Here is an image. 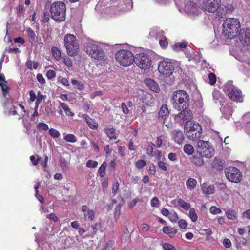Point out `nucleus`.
<instances>
[{
	"instance_id": "nucleus-24",
	"label": "nucleus",
	"mask_w": 250,
	"mask_h": 250,
	"mask_svg": "<svg viewBox=\"0 0 250 250\" xmlns=\"http://www.w3.org/2000/svg\"><path fill=\"white\" fill-rule=\"evenodd\" d=\"M202 192L206 194H212L214 191V187L213 185L208 186L207 184L203 183L201 186Z\"/></svg>"
},
{
	"instance_id": "nucleus-16",
	"label": "nucleus",
	"mask_w": 250,
	"mask_h": 250,
	"mask_svg": "<svg viewBox=\"0 0 250 250\" xmlns=\"http://www.w3.org/2000/svg\"><path fill=\"white\" fill-rule=\"evenodd\" d=\"M169 114V111L166 104H163L158 112V120L163 124L165 123L166 119Z\"/></svg>"
},
{
	"instance_id": "nucleus-27",
	"label": "nucleus",
	"mask_w": 250,
	"mask_h": 250,
	"mask_svg": "<svg viewBox=\"0 0 250 250\" xmlns=\"http://www.w3.org/2000/svg\"><path fill=\"white\" fill-rule=\"evenodd\" d=\"M130 239V234L127 228L126 227L121 236V240L122 243H126Z\"/></svg>"
},
{
	"instance_id": "nucleus-5",
	"label": "nucleus",
	"mask_w": 250,
	"mask_h": 250,
	"mask_svg": "<svg viewBox=\"0 0 250 250\" xmlns=\"http://www.w3.org/2000/svg\"><path fill=\"white\" fill-rule=\"evenodd\" d=\"M115 57L118 63L124 67H127L133 63L135 56L129 50L120 49L116 53Z\"/></svg>"
},
{
	"instance_id": "nucleus-39",
	"label": "nucleus",
	"mask_w": 250,
	"mask_h": 250,
	"mask_svg": "<svg viewBox=\"0 0 250 250\" xmlns=\"http://www.w3.org/2000/svg\"><path fill=\"white\" fill-rule=\"evenodd\" d=\"M106 165V163L105 162H104L99 168L98 173L101 177H103L105 174Z\"/></svg>"
},
{
	"instance_id": "nucleus-7",
	"label": "nucleus",
	"mask_w": 250,
	"mask_h": 250,
	"mask_svg": "<svg viewBox=\"0 0 250 250\" xmlns=\"http://www.w3.org/2000/svg\"><path fill=\"white\" fill-rule=\"evenodd\" d=\"M151 58L147 54L141 53L137 54L134 57V62L142 69L146 70L149 69L151 64Z\"/></svg>"
},
{
	"instance_id": "nucleus-38",
	"label": "nucleus",
	"mask_w": 250,
	"mask_h": 250,
	"mask_svg": "<svg viewBox=\"0 0 250 250\" xmlns=\"http://www.w3.org/2000/svg\"><path fill=\"white\" fill-rule=\"evenodd\" d=\"M189 217L193 222H195L198 219V216L194 208L189 209Z\"/></svg>"
},
{
	"instance_id": "nucleus-48",
	"label": "nucleus",
	"mask_w": 250,
	"mask_h": 250,
	"mask_svg": "<svg viewBox=\"0 0 250 250\" xmlns=\"http://www.w3.org/2000/svg\"><path fill=\"white\" fill-rule=\"evenodd\" d=\"M168 218L172 222H176L178 220V216L175 212H170Z\"/></svg>"
},
{
	"instance_id": "nucleus-29",
	"label": "nucleus",
	"mask_w": 250,
	"mask_h": 250,
	"mask_svg": "<svg viewBox=\"0 0 250 250\" xmlns=\"http://www.w3.org/2000/svg\"><path fill=\"white\" fill-rule=\"evenodd\" d=\"M197 184V182L196 179L192 178H189L186 181L187 187L190 190L194 189L196 188Z\"/></svg>"
},
{
	"instance_id": "nucleus-60",
	"label": "nucleus",
	"mask_w": 250,
	"mask_h": 250,
	"mask_svg": "<svg viewBox=\"0 0 250 250\" xmlns=\"http://www.w3.org/2000/svg\"><path fill=\"white\" fill-rule=\"evenodd\" d=\"M141 199H140L139 198H135V199H134L133 200H132L128 204V207L130 208H133V207H134L137 202H141Z\"/></svg>"
},
{
	"instance_id": "nucleus-4",
	"label": "nucleus",
	"mask_w": 250,
	"mask_h": 250,
	"mask_svg": "<svg viewBox=\"0 0 250 250\" xmlns=\"http://www.w3.org/2000/svg\"><path fill=\"white\" fill-rule=\"evenodd\" d=\"M50 12L51 18L55 21H64L65 19L66 5L62 1L54 2L51 5Z\"/></svg>"
},
{
	"instance_id": "nucleus-35",
	"label": "nucleus",
	"mask_w": 250,
	"mask_h": 250,
	"mask_svg": "<svg viewBox=\"0 0 250 250\" xmlns=\"http://www.w3.org/2000/svg\"><path fill=\"white\" fill-rule=\"evenodd\" d=\"M184 152L187 155H191L194 152V148L191 145L186 144L183 148Z\"/></svg>"
},
{
	"instance_id": "nucleus-22",
	"label": "nucleus",
	"mask_w": 250,
	"mask_h": 250,
	"mask_svg": "<svg viewBox=\"0 0 250 250\" xmlns=\"http://www.w3.org/2000/svg\"><path fill=\"white\" fill-rule=\"evenodd\" d=\"M203 157H204V156L197 152V153H195L191 158V162L197 166H201L204 163Z\"/></svg>"
},
{
	"instance_id": "nucleus-42",
	"label": "nucleus",
	"mask_w": 250,
	"mask_h": 250,
	"mask_svg": "<svg viewBox=\"0 0 250 250\" xmlns=\"http://www.w3.org/2000/svg\"><path fill=\"white\" fill-rule=\"evenodd\" d=\"M227 218L230 220H234L236 218V212L234 210H229L226 212Z\"/></svg>"
},
{
	"instance_id": "nucleus-32",
	"label": "nucleus",
	"mask_w": 250,
	"mask_h": 250,
	"mask_svg": "<svg viewBox=\"0 0 250 250\" xmlns=\"http://www.w3.org/2000/svg\"><path fill=\"white\" fill-rule=\"evenodd\" d=\"M187 46V43L186 42H178L173 45L172 48L176 52H179L185 48Z\"/></svg>"
},
{
	"instance_id": "nucleus-17",
	"label": "nucleus",
	"mask_w": 250,
	"mask_h": 250,
	"mask_svg": "<svg viewBox=\"0 0 250 250\" xmlns=\"http://www.w3.org/2000/svg\"><path fill=\"white\" fill-rule=\"evenodd\" d=\"M172 139L174 142L179 144H182L185 139L184 134L183 132L179 130H174L171 133Z\"/></svg>"
},
{
	"instance_id": "nucleus-21",
	"label": "nucleus",
	"mask_w": 250,
	"mask_h": 250,
	"mask_svg": "<svg viewBox=\"0 0 250 250\" xmlns=\"http://www.w3.org/2000/svg\"><path fill=\"white\" fill-rule=\"evenodd\" d=\"M146 85L153 92L158 93L160 91L159 87L157 83L150 78H147L145 80Z\"/></svg>"
},
{
	"instance_id": "nucleus-28",
	"label": "nucleus",
	"mask_w": 250,
	"mask_h": 250,
	"mask_svg": "<svg viewBox=\"0 0 250 250\" xmlns=\"http://www.w3.org/2000/svg\"><path fill=\"white\" fill-rule=\"evenodd\" d=\"M51 54L57 61H60L62 58L61 51L57 47L53 46L51 48Z\"/></svg>"
},
{
	"instance_id": "nucleus-12",
	"label": "nucleus",
	"mask_w": 250,
	"mask_h": 250,
	"mask_svg": "<svg viewBox=\"0 0 250 250\" xmlns=\"http://www.w3.org/2000/svg\"><path fill=\"white\" fill-rule=\"evenodd\" d=\"M86 51L91 57L98 60H103L105 55L102 49L95 44H89L86 49Z\"/></svg>"
},
{
	"instance_id": "nucleus-47",
	"label": "nucleus",
	"mask_w": 250,
	"mask_h": 250,
	"mask_svg": "<svg viewBox=\"0 0 250 250\" xmlns=\"http://www.w3.org/2000/svg\"><path fill=\"white\" fill-rule=\"evenodd\" d=\"M241 41H243L244 43L246 46L250 44V37L246 36L244 34L241 35L240 37Z\"/></svg>"
},
{
	"instance_id": "nucleus-36",
	"label": "nucleus",
	"mask_w": 250,
	"mask_h": 250,
	"mask_svg": "<svg viewBox=\"0 0 250 250\" xmlns=\"http://www.w3.org/2000/svg\"><path fill=\"white\" fill-rule=\"evenodd\" d=\"M71 83L74 86L76 87V88L79 90H82L84 88L83 83L81 81L72 79L71 80Z\"/></svg>"
},
{
	"instance_id": "nucleus-50",
	"label": "nucleus",
	"mask_w": 250,
	"mask_h": 250,
	"mask_svg": "<svg viewBox=\"0 0 250 250\" xmlns=\"http://www.w3.org/2000/svg\"><path fill=\"white\" fill-rule=\"evenodd\" d=\"M163 248L164 250H176L173 245L168 243H165L163 245Z\"/></svg>"
},
{
	"instance_id": "nucleus-20",
	"label": "nucleus",
	"mask_w": 250,
	"mask_h": 250,
	"mask_svg": "<svg viewBox=\"0 0 250 250\" xmlns=\"http://www.w3.org/2000/svg\"><path fill=\"white\" fill-rule=\"evenodd\" d=\"M141 100L143 103L148 106H152L155 102V99L151 94L144 92L141 96Z\"/></svg>"
},
{
	"instance_id": "nucleus-23",
	"label": "nucleus",
	"mask_w": 250,
	"mask_h": 250,
	"mask_svg": "<svg viewBox=\"0 0 250 250\" xmlns=\"http://www.w3.org/2000/svg\"><path fill=\"white\" fill-rule=\"evenodd\" d=\"M162 230L164 233L168 235V236L171 238H173L175 235L178 232L177 229L168 226H164Z\"/></svg>"
},
{
	"instance_id": "nucleus-61",
	"label": "nucleus",
	"mask_w": 250,
	"mask_h": 250,
	"mask_svg": "<svg viewBox=\"0 0 250 250\" xmlns=\"http://www.w3.org/2000/svg\"><path fill=\"white\" fill-rule=\"evenodd\" d=\"M37 127L38 128H42L44 131L47 130L49 129L48 125L42 122L39 123L38 124H37Z\"/></svg>"
},
{
	"instance_id": "nucleus-63",
	"label": "nucleus",
	"mask_w": 250,
	"mask_h": 250,
	"mask_svg": "<svg viewBox=\"0 0 250 250\" xmlns=\"http://www.w3.org/2000/svg\"><path fill=\"white\" fill-rule=\"evenodd\" d=\"M4 99L3 102L2 103V106L5 108V110L7 109V108H8L9 107H7V105L10 103V100L7 97H4Z\"/></svg>"
},
{
	"instance_id": "nucleus-44",
	"label": "nucleus",
	"mask_w": 250,
	"mask_h": 250,
	"mask_svg": "<svg viewBox=\"0 0 250 250\" xmlns=\"http://www.w3.org/2000/svg\"><path fill=\"white\" fill-rule=\"evenodd\" d=\"M208 79L209 80V83L211 85H213L216 82V76L212 72H210L208 74Z\"/></svg>"
},
{
	"instance_id": "nucleus-19",
	"label": "nucleus",
	"mask_w": 250,
	"mask_h": 250,
	"mask_svg": "<svg viewBox=\"0 0 250 250\" xmlns=\"http://www.w3.org/2000/svg\"><path fill=\"white\" fill-rule=\"evenodd\" d=\"M186 7L188 8L189 12L193 14H196L199 10L201 9L199 3H198V0H192L187 3Z\"/></svg>"
},
{
	"instance_id": "nucleus-11",
	"label": "nucleus",
	"mask_w": 250,
	"mask_h": 250,
	"mask_svg": "<svg viewBox=\"0 0 250 250\" xmlns=\"http://www.w3.org/2000/svg\"><path fill=\"white\" fill-rule=\"evenodd\" d=\"M174 68V64L167 61L160 62L158 67L159 73L166 77L170 76L173 73Z\"/></svg>"
},
{
	"instance_id": "nucleus-46",
	"label": "nucleus",
	"mask_w": 250,
	"mask_h": 250,
	"mask_svg": "<svg viewBox=\"0 0 250 250\" xmlns=\"http://www.w3.org/2000/svg\"><path fill=\"white\" fill-rule=\"evenodd\" d=\"M86 167L89 168H96L98 165V163L96 161L89 160L86 162Z\"/></svg>"
},
{
	"instance_id": "nucleus-64",
	"label": "nucleus",
	"mask_w": 250,
	"mask_h": 250,
	"mask_svg": "<svg viewBox=\"0 0 250 250\" xmlns=\"http://www.w3.org/2000/svg\"><path fill=\"white\" fill-rule=\"evenodd\" d=\"M223 244L224 247L226 248H229L231 246V242L228 238H225L223 240Z\"/></svg>"
},
{
	"instance_id": "nucleus-55",
	"label": "nucleus",
	"mask_w": 250,
	"mask_h": 250,
	"mask_svg": "<svg viewBox=\"0 0 250 250\" xmlns=\"http://www.w3.org/2000/svg\"><path fill=\"white\" fill-rule=\"evenodd\" d=\"M121 207H116L115 209V211L114 213V218L116 220H117L119 219L120 215H121Z\"/></svg>"
},
{
	"instance_id": "nucleus-34",
	"label": "nucleus",
	"mask_w": 250,
	"mask_h": 250,
	"mask_svg": "<svg viewBox=\"0 0 250 250\" xmlns=\"http://www.w3.org/2000/svg\"><path fill=\"white\" fill-rule=\"evenodd\" d=\"M60 104L61 107L64 110L66 115L71 116H74V113L71 112L70 108L66 104L60 103Z\"/></svg>"
},
{
	"instance_id": "nucleus-45",
	"label": "nucleus",
	"mask_w": 250,
	"mask_h": 250,
	"mask_svg": "<svg viewBox=\"0 0 250 250\" xmlns=\"http://www.w3.org/2000/svg\"><path fill=\"white\" fill-rule=\"evenodd\" d=\"M49 134L53 138H57L60 137V133L56 129L54 128H50L49 130Z\"/></svg>"
},
{
	"instance_id": "nucleus-49",
	"label": "nucleus",
	"mask_w": 250,
	"mask_h": 250,
	"mask_svg": "<svg viewBox=\"0 0 250 250\" xmlns=\"http://www.w3.org/2000/svg\"><path fill=\"white\" fill-rule=\"evenodd\" d=\"M146 161L144 160H138L135 163L136 167L138 169H141L143 168L146 165Z\"/></svg>"
},
{
	"instance_id": "nucleus-51",
	"label": "nucleus",
	"mask_w": 250,
	"mask_h": 250,
	"mask_svg": "<svg viewBox=\"0 0 250 250\" xmlns=\"http://www.w3.org/2000/svg\"><path fill=\"white\" fill-rule=\"evenodd\" d=\"M63 62L64 64L67 67H71L73 63L70 58L68 57H64L62 58Z\"/></svg>"
},
{
	"instance_id": "nucleus-57",
	"label": "nucleus",
	"mask_w": 250,
	"mask_h": 250,
	"mask_svg": "<svg viewBox=\"0 0 250 250\" xmlns=\"http://www.w3.org/2000/svg\"><path fill=\"white\" fill-rule=\"evenodd\" d=\"M46 75L48 79H52L56 76V72L53 70H49Z\"/></svg>"
},
{
	"instance_id": "nucleus-30",
	"label": "nucleus",
	"mask_w": 250,
	"mask_h": 250,
	"mask_svg": "<svg viewBox=\"0 0 250 250\" xmlns=\"http://www.w3.org/2000/svg\"><path fill=\"white\" fill-rule=\"evenodd\" d=\"M26 32L29 42L31 43L35 42L37 41V37L34 31L31 28H29L27 29Z\"/></svg>"
},
{
	"instance_id": "nucleus-9",
	"label": "nucleus",
	"mask_w": 250,
	"mask_h": 250,
	"mask_svg": "<svg viewBox=\"0 0 250 250\" xmlns=\"http://www.w3.org/2000/svg\"><path fill=\"white\" fill-rule=\"evenodd\" d=\"M227 178L230 182L238 183L242 179V174L240 170L234 167H228L225 171Z\"/></svg>"
},
{
	"instance_id": "nucleus-54",
	"label": "nucleus",
	"mask_w": 250,
	"mask_h": 250,
	"mask_svg": "<svg viewBox=\"0 0 250 250\" xmlns=\"http://www.w3.org/2000/svg\"><path fill=\"white\" fill-rule=\"evenodd\" d=\"M210 212L212 214H217L221 212V210L215 206H212L210 208Z\"/></svg>"
},
{
	"instance_id": "nucleus-8",
	"label": "nucleus",
	"mask_w": 250,
	"mask_h": 250,
	"mask_svg": "<svg viewBox=\"0 0 250 250\" xmlns=\"http://www.w3.org/2000/svg\"><path fill=\"white\" fill-rule=\"evenodd\" d=\"M197 152L204 157L210 158L213 156L214 148L209 142L199 140L197 142Z\"/></svg>"
},
{
	"instance_id": "nucleus-53",
	"label": "nucleus",
	"mask_w": 250,
	"mask_h": 250,
	"mask_svg": "<svg viewBox=\"0 0 250 250\" xmlns=\"http://www.w3.org/2000/svg\"><path fill=\"white\" fill-rule=\"evenodd\" d=\"M50 15L48 12H44L42 16V21L43 23H46L49 21Z\"/></svg>"
},
{
	"instance_id": "nucleus-31",
	"label": "nucleus",
	"mask_w": 250,
	"mask_h": 250,
	"mask_svg": "<svg viewBox=\"0 0 250 250\" xmlns=\"http://www.w3.org/2000/svg\"><path fill=\"white\" fill-rule=\"evenodd\" d=\"M167 137L164 135H161L157 137V139L156 141V146L157 147L160 148L164 146L166 142Z\"/></svg>"
},
{
	"instance_id": "nucleus-10",
	"label": "nucleus",
	"mask_w": 250,
	"mask_h": 250,
	"mask_svg": "<svg viewBox=\"0 0 250 250\" xmlns=\"http://www.w3.org/2000/svg\"><path fill=\"white\" fill-rule=\"evenodd\" d=\"M193 118L191 111L188 108L183 109L174 117L175 121L181 125L188 124Z\"/></svg>"
},
{
	"instance_id": "nucleus-37",
	"label": "nucleus",
	"mask_w": 250,
	"mask_h": 250,
	"mask_svg": "<svg viewBox=\"0 0 250 250\" xmlns=\"http://www.w3.org/2000/svg\"><path fill=\"white\" fill-rule=\"evenodd\" d=\"M0 87L1 88L3 96L6 97L9 93L10 87L3 83H0Z\"/></svg>"
},
{
	"instance_id": "nucleus-40",
	"label": "nucleus",
	"mask_w": 250,
	"mask_h": 250,
	"mask_svg": "<svg viewBox=\"0 0 250 250\" xmlns=\"http://www.w3.org/2000/svg\"><path fill=\"white\" fill-rule=\"evenodd\" d=\"M64 139L66 141L70 143H75L77 141L76 137L73 134H68L64 135Z\"/></svg>"
},
{
	"instance_id": "nucleus-41",
	"label": "nucleus",
	"mask_w": 250,
	"mask_h": 250,
	"mask_svg": "<svg viewBox=\"0 0 250 250\" xmlns=\"http://www.w3.org/2000/svg\"><path fill=\"white\" fill-rule=\"evenodd\" d=\"M4 113L7 114L9 115H17V112L16 110V107L13 105H12L11 107L7 108V109L4 111Z\"/></svg>"
},
{
	"instance_id": "nucleus-6",
	"label": "nucleus",
	"mask_w": 250,
	"mask_h": 250,
	"mask_svg": "<svg viewBox=\"0 0 250 250\" xmlns=\"http://www.w3.org/2000/svg\"><path fill=\"white\" fill-rule=\"evenodd\" d=\"M184 130L188 139L194 141L200 138L202 133L201 125L197 122H190L184 126Z\"/></svg>"
},
{
	"instance_id": "nucleus-33",
	"label": "nucleus",
	"mask_w": 250,
	"mask_h": 250,
	"mask_svg": "<svg viewBox=\"0 0 250 250\" xmlns=\"http://www.w3.org/2000/svg\"><path fill=\"white\" fill-rule=\"evenodd\" d=\"M177 203L180 207L186 210H189L190 208V204L186 202L182 199H179L177 201Z\"/></svg>"
},
{
	"instance_id": "nucleus-52",
	"label": "nucleus",
	"mask_w": 250,
	"mask_h": 250,
	"mask_svg": "<svg viewBox=\"0 0 250 250\" xmlns=\"http://www.w3.org/2000/svg\"><path fill=\"white\" fill-rule=\"evenodd\" d=\"M150 204L152 207H158L160 204V201L157 197H154L151 199Z\"/></svg>"
},
{
	"instance_id": "nucleus-25",
	"label": "nucleus",
	"mask_w": 250,
	"mask_h": 250,
	"mask_svg": "<svg viewBox=\"0 0 250 250\" xmlns=\"http://www.w3.org/2000/svg\"><path fill=\"white\" fill-rule=\"evenodd\" d=\"M84 117L88 126L91 129H95L98 128V124L94 119L89 117L88 115H84Z\"/></svg>"
},
{
	"instance_id": "nucleus-1",
	"label": "nucleus",
	"mask_w": 250,
	"mask_h": 250,
	"mask_svg": "<svg viewBox=\"0 0 250 250\" xmlns=\"http://www.w3.org/2000/svg\"><path fill=\"white\" fill-rule=\"evenodd\" d=\"M174 109L181 111L188 108L190 104V97L188 94L183 90L174 91L171 99Z\"/></svg>"
},
{
	"instance_id": "nucleus-3",
	"label": "nucleus",
	"mask_w": 250,
	"mask_h": 250,
	"mask_svg": "<svg viewBox=\"0 0 250 250\" xmlns=\"http://www.w3.org/2000/svg\"><path fill=\"white\" fill-rule=\"evenodd\" d=\"M63 43L68 56L74 57L79 52V45L76 36L74 35L69 33L65 35Z\"/></svg>"
},
{
	"instance_id": "nucleus-18",
	"label": "nucleus",
	"mask_w": 250,
	"mask_h": 250,
	"mask_svg": "<svg viewBox=\"0 0 250 250\" xmlns=\"http://www.w3.org/2000/svg\"><path fill=\"white\" fill-rule=\"evenodd\" d=\"M211 166L216 171L222 170L225 166V161L215 157L211 163Z\"/></svg>"
},
{
	"instance_id": "nucleus-59",
	"label": "nucleus",
	"mask_w": 250,
	"mask_h": 250,
	"mask_svg": "<svg viewBox=\"0 0 250 250\" xmlns=\"http://www.w3.org/2000/svg\"><path fill=\"white\" fill-rule=\"evenodd\" d=\"M158 165L159 167L162 170L167 171V167L166 166V164L162 161H159L158 162Z\"/></svg>"
},
{
	"instance_id": "nucleus-26",
	"label": "nucleus",
	"mask_w": 250,
	"mask_h": 250,
	"mask_svg": "<svg viewBox=\"0 0 250 250\" xmlns=\"http://www.w3.org/2000/svg\"><path fill=\"white\" fill-rule=\"evenodd\" d=\"M104 131L110 140L117 139L118 134L116 133L115 129L113 127L105 128Z\"/></svg>"
},
{
	"instance_id": "nucleus-58",
	"label": "nucleus",
	"mask_w": 250,
	"mask_h": 250,
	"mask_svg": "<svg viewBox=\"0 0 250 250\" xmlns=\"http://www.w3.org/2000/svg\"><path fill=\"white\" fill-rule=\"evenodd\" d=\"M160 45L163 48H165L167 46L168 42L166 38H163L159 40Z\"/></svg>"
},
{
	"instance_id": "nucleus-14",
	"label": "nucleus",
	"mask_w": 250,
	"mask_h": 250,
	"mask_svg": "<svg viewBox=\"0 0 250 250\" xmlns=\"http://www.w3.org/2000/svg\"><path fill=\"white\" fill-rule=\"evenodd\" d=\"M221 4V0H203L202 8L206 12L215 13Z\"/></svg>"
},
{
	"instance_id": "nucleus-56",
	"label": "nucleus",
	"mask_w": 250,
	"mask_h": 250,
	"mask_svg": "<svg viewBox=\"0 0 250 250\" xmlns=\"http://www.w3.org/2000/svg\"><path fill=\"white\" fill-rule=\"evenodd\" d=\"M179 227L181 229H185L188 226L187 223L185 220L180 219L178 222Z\"/></svg>"
},
{
	"instance_id": "nucleus-2",
	"label": "nucleus",
	"mask_w": 250,
	"mask_h": 250,
	"mask_svg": "<svg viewBox=\"0 0 250 250\" xmlns=\"http://www.w3.org/2000/svg\"><path fill=\"white\" fill-rule=\"evenodd\" d=\"M223 33L227 38L232 39L237 36L240 33V24L236 18H228L223 24Z\"/></svg>"
},
{
	"instance_id": "nucleus-62",
	"label": "nucleus",
	"mask_w": 250,
	"mask_h": 250,
	"mask_svg": "<svg viewBox=\"0 0 250 250\" xmlns=\"http://www.w3.org/2000/svg\"><path fill=\"white\" fill-rule=\"evenodd\" d=\"M128 149L131 151H135L137 149V146L134 144L132 140H130L128 143Z\"/></svg>"
},
{
	"instance_id": "nucleus-13",
	"label": "nucleus",
	"mask_w": 250,
	"mask_h": 250,
	"mask_svg": "<svg viewBox=\"0 0 250 250\" xmlns=\"http://www.w3.org/2000/svg\"><path fill=\"white\" fill-rule=\"evenodd\" d=\"M226 91L231 100L236 102H242L243 98L242 92L238 88L234 86H229Z\"/></svg>"
},
{
	"instance_id": "nucleus-43",
	"label": "nucleus",
	"mask_w": 250,
	"mask_h": 250,
	"mask_svg": "<svg viewBox=\"0 0 250 250\" xmlns=\"http://www.w3.org/2000/svg\"><path fill=\"white\" fill-rule=\"evenodd\" d=\"M45 96L42 95L40 91H39L37 94V98L35 102V108L38 109L39 104L42 102V100L44 99Z\"/></svg>"
},
{
	"instance_id": "nucleus-15",
	"label": "nucleus",
	"mask_w": 250,
	"mask_h": 250,
	"mask_svg": "<svg viewBox=\"0 0 250 250\" xmlns=\"http://www.w3.org/2000/svg\"><path fill=\"white\" fill-rule=\"evenodd\" d=\"M81 209L85 221H92L94 219L95 212L93 209H89L87 205H83Z\"/></svg>"
}]
</instances>
